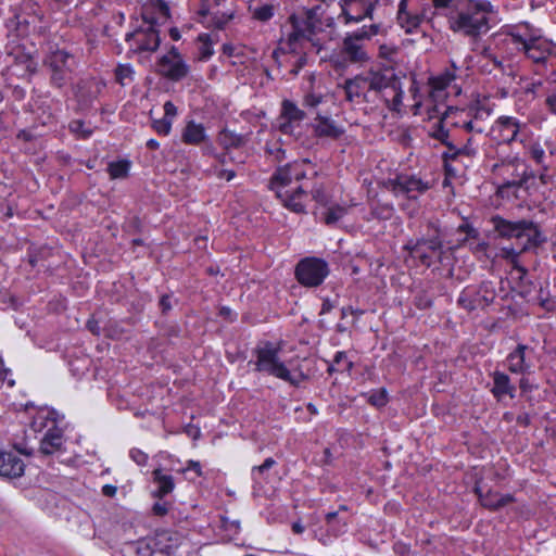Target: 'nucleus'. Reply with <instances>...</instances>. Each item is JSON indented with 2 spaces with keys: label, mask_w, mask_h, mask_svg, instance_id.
Returning <instances> with one entry per match:
<instances>
[{
  "label": "nucleus",
  "mask_w": 556,
  "mask_h": 556,
  "mask_svg": "<svg viewBox=\"0 0 556 556\" xmlns=\"http://www.w3.org/2000/svg\"><path fill=\"white\" fill-rule=\"evenodd\" d=\"M325 102V97L321 93L308 92L304 96L303 105L307 109H316L319 104Z\"/></svg>",
  "instance_id": "de8ad7c7"
},
{
  "label": "nucleus",
  "mask_w": 556,
  "mask_h": 556,
  "mask_svg": "<svg viewBox=\"0 0 556 556\" xmlns=\"http://www.w3.org/2000/svg\"><path fill=\"white\" fill-rule=\"evenodd\" d=\"M314 134L319 138L338 139L344 134V128L339 126L329 116L316 114L313 124Z\"/></svg>",
  "instance_id": "b1692460"
},
{
  "label": "nucleus",
  "mask_w": 556,
  "mask_h": 556,
  "mask_svg": "<svg viewBox=\"0 0 556 556\" xmlns=\"http://www.w3.org/2000/svg\"><path fill=\"white\" fill-rule=\"evenodd\" d=\"M428 7H424L420 12L407 10V0H401L397 10V23L406 34H414L420 27L421 23L428 20Z\"/></svg>",
  "instance_id": "4be33fe9"
},
{
  "label": "nucleus",
  "mask_w": 556,
  "mask_h": 556,
  "mask_svg": "<svg viewBox=\"0 0 556 556\" xmlns=\"http://www.w3.org/2000/svg\"><path fill=\"white\" fill-rule=\"evenodd\" d=\"M343 89L349 102H375L367 86L366 71L344 81Z\"/></svg>",
  "instance_id": "412c9836"
},
{
  "label": "nucleus",
  "mask_w": 556,
  "mask_h": 556,
  "mask_svg": "<svg viewBox=\"0 0 556 556\" xmlns=\"http://www.w3.org/2000/svg\"><path fill=\"white\" fill-rule=\"evenodd\" d=\"M458 232L465 233V237L459 240V245H468L473 252H484L488 243L479 241V231L468 223H463L457 228Z\"/></svg>",
  "instance_id": "7c9ffc66"
},
{
  "label": "nucleus",
  "mask_w": 556,
  "mask_h": 556,
  "mask_svg": "<svg viewBox=\"0 0 556 556\" xmlns=\"http://www.w3.org/2000/svg\"><path fill=\"white\" fill-rule=\"evenodd\" d=\"M496 298L495 287L492 281H482L479 285L467 286L460 292L457 304L467 312L484 309Z\"/></svg>",
  "instance_id": "4468645a"
},
{
  "label": "nucleus",
  "mask_w": 556,
  "mask_h": 556,
  "mask_svg": "<svg viewBox=\"0 0 556 556\" xmlns=\"http://www.w3.org/2000/svg\"><path fill=\"white\" fill-rule=\"evenodd\" d=\"M464 0H431L434 9L448 10L450 12L456 11Z\"/></svg>",
  "instance_id": "a18cd8bd"
},
{
  "label": "nucleus",
  "mask_w": 556,
  "mask_h": 556,
  "mask_svg": "<svg viewBox=\"0 0 556 556\" xmlns=\"http://www.w3.org/2000/svg\"><path fill=\"white\" fill-rule=\"evenodd\" d=\"M135 75V71L129 64H119L115 70V78L118 84L122 86L127 85L132 81Z\"/></svg>",
  "instance_id": "ea45409f"
},
{
  "label": "nucleus",
  "mask_w": 556,
  "mask_h": 556,
  "mask_svg": "<svg viewBox=\"0 0 556 556\" xmlns=\"http://www.w3.org/2000/svg\"><path fill=\"white\" fill-rule=\"evenodd\" d=\"M43 63L49 70L50 84L56 88L64 87L72 79L76 66L75 56L62 49L51 51Z\"/></svg>",
  "instance_id": "f8f14e48"
},
{
  "label": "nucleus",
  "mask_w": 556,
  "mask_h": 556,
  "mask_svg": "<svg viewBox=\"0 0 556 556\" xmlns=\"http://www.w3.org/2000/svg\"><path fill=\"white\" fill-rule=\"evenodd\" d=\"M348 531V520L339 516L338 511L326 515V525L313 530L314 538L324 545L330 544Z\"/></svg>",
  "instance_id": "6ab92c4d"
},
{
  "label": "nucleus",
  "mask_w": 556,
  "mask_h": 556,
  "mask_svg": "<svg viewBox=\"0 0 556 556\" xmlns=\"http://www.w3.org/2000/svg\"><path fill=\"white\" fill-rule=\"evenodd\" d=\"M129 456L139 466H143L147 464L148 455L138 448H131L129 452Z\"/></svg>",
  "instance_id": "5fc2aeb1"
},
{
  "label": "nucleus",
  "mask_w": 556,
  "mask_h": 556,
  "mask_svg": "<svg viewBox=\"0 0 556 556\" xmlns=\"http://www.w3.org/2000/svg\"><path fill=\"white\" fill-rule=\"evenodd\" d=\"M164 116L152 122L153 129L162 136L170 132L173 121L177 115V108L172 101H166L163 105Z\"/></svg>",
  "instance_id": "2f4dec72"
},
{
  "label": "nucleus",
  "mask_w": 556,
  "mask_h": 556,
  "mask_svg": "<svg viewBox=\"0 0 556 556\" xmlns=\"http://www.w3.org/2000/svg\"><path fill=\"white\" fill-rule=\"evenodd\" d=\"M527 125L514 116H501L490 127V134L500 144L525 141Z\"/></svg>",
  "instance_id": "dca6fc26"
},
{
  "label": "nucleus",
  "mask_w": 556,
  "mask_h": 556,
  "mask_svg": "<svg viewBox=\"0 0 556 556\" xmlns=\"http://www.w3.org/2000/svg\"><path fill=\"white\" fill-rule=\"evenodd\" d=\"M266 153L276 162H280L286 159V151L282 149V146L278 140L266 143Z\"/></svg>",
  "instance_id": "37998d69"
},
{
  "label": "nucleus",
  "mask_w": 556,
  "mask_h": 556,
  "mask_svg": "<svg viewBox=\"0 0 556 556\" xmlns=\"http://www.w3.org/2000/svg\"><path fill=\"white\" fill-rule=\"evenodd\" d=\"M198 39L200 41L199 59L201 61H206L214 54L213 41L211 40V36L208 34H201L199 35Z\"/></svg>",
  "instance_id": "58836bf2"
},
{
  "label": "nucleus",
  "mask_w": 556,
  "mask_h": 556,
  "mask_svg": "<svg viewBox=\"0 0 556 556\" xmlns=\"http://www.w3.org/2000/svg\"><path fill=\"white\" fill-rule=\"evenodd\" d=\"M532 350L525 344H518L514 351H511L507 357V368L511 374L527 375L532 371V363L528 358V353Z\"/></svg>",
  "instance_id": "5701e85b"
},
{
  "label": "nucleus",
  "mask_w": 556,
  "mask_h": 556,
  "mask_svg": "<svg viewBox=\"0 0 556 556\" xmlns=\"http://www.w3.org/2000/svg\"><path fill=\"white\" fill-rule=\"evenodd\" d=\"M493 230L503 239H516L521 251H532L546 242V237L538 224L528 219L508 220L500 215L491 218Z\"/></svg>",
  "instance_id": "423d86ee"
},
{
  "label": "nucleus",
  "mask_w": 556,
  "mask_h": 556,
  "mask_svg": "<svg viewBox=\"0 0 556 556\" xmlns=\"http://www.w3.org/2000/svg\"><path fill=\"white\" fill-rule=\"evenodd\" d=\"M348 213V208L340 204H333L327 207L323 214V220L328 226L336 225Z\"/></svg>",
  "instance_id": "e433bc0d"
},
{
  "label": "nucleus",
  "mask_w": 556,
  "mask_h": 556,
  "mask_svg": "<svg viewBox=\"0 0 556 556\" xmlns=\"http://www.w3.org/2000/svg\"><path fill=\"white\" fill-rule=\"evenodd\" d=\"M405 249L410 256L418 258L421 264L430 266L433 258H440L443 253L442 232L437 223L429 222L427 232L419 239L409 240Z\"/></svg>",
  "instance_id": "6e6552de"
},
{
  "label": "nucleus",
  "mask_w": 556,
  "mask_h": 556,
  "mask_svg": "<svg viewBox=\"0 0 556 556\" xmlns=\"http://www.w3.org/2000/svg\"><path fill=\"white\" fill-rule=\"evenodd\" d=\"M156 546L161 553L167 556H185L188 542L181 534L164 530L156 534Z\"/></svg>",
  "instance_id": "aec40b11"
},
{
  "label": "nucleus",
  "mask_w": 556,
  "mask_h": 556,
  "mask_svg": "<svg viewBox=\"0 0 556 556\" xmlns=\"http://www.w3.org/2000/svg\"><path fill=\"white\" fill-rule=\"evenodd\" d=\"M276 464V460L273 457H268L264 460V463L260 466H254L252 468V479L255 483H261L263 478L262 476L269 470L274 465Z\"/></svg>",
  "instance_id": "79ce46f5"
},
{
  "label": "nucleus",
  "mask_w": 556,
  "mask_h": 556,
  "mask_svg": "<svg viewBox=\"0 0 556 556\" xmlns=\"http://www.w3.org/2000/svg\"><path fill=\"white\" fill-rule=\"evenodd\" d=\"M279 116L281 118L289 119L294 123H302L303 119L305 118V113L304 111L299 109L294 102L290 100H283L281 113Z\"/></svg>",
  "instance_id": "c9c22d12"
},
{
  "label": "nucleus",
  "mask_w": 556,
  "mask_h": 556,
  "mask_svg": "<svg viewBox=\"0 0 556 556\" xmlns=\"http://www.w3.org/2000/svg\"><path fill=\"white\" fill-rule=\"evenodd\" d=\"M523 252L525 251H521V248L519 250H516L511 247H505L502 248L501 250V256L513 265L514 270H516L519 274L518 278L520 280H523V278L528 274L527 268L519 264V256Z\"/></svg>",
  "instance_id": "f704fd0d"
},
{
  "label": "nucleus",
  "mask_w": 556,
  "mask_h": 556,
  "mask_svg": "<svg viewBox=\"0 0 556 556\" xmlns=\"http://www.w3.org/2000/svg\"><path fill=\"white\" fill-rule=\"evenodd\" d=\"M231 16H226V15H223L220 17H217L215 21H214V25L216 28L218 29H223L225 27V25L228 23V21L230 20Z\"/></svg>",
  "instance_id": "774afa93"
},
{
  "label": "nucleus",
  "mask_w": 556,
  "mask_h": 556,
  "mask_svg": "<svg viewBox=\"0 0 556 556\" xmlns=\"http://www.w3.org/2000/svg\"><path fill=\"white\" fill-rule=\"evenodd\" d=\"M528 153L530 155V157L539 165L543 164L544 163V160H545V151L544 149L541 147L540 143L538 142H534V143H531L528 148Z\"/></svg>",
  "instance_id": "49530a36"
},
{
  "label": "nucleus",
  "mask_w": 556,
  "mask_h": 556,
  "mask_svg": "<svg viewBox=\"0 0 556 556\" xmlns=\"http://www.w3.org/2000/svg\"><path fill=\"white\" fill-rule=\"evenodd\" d=\"M301 123H294L289 119L278 118V128L285 135H293L295 129L299 128Z\"/></svg>",
  "instance_id": "8fccbe9b"
},
{
  "label": "nucleus",
  "mask_w": 556,
  "mask_h": 556,
  "mask_svg": "<svg viewBox=\"0 0 556 556\" xmlns=\"http://www.w3.org/2000/svg\"><path fill=\"white\" fill-rule=\"evenodd\" d=\"M504 41L515 46L518 51L538 65L554 67L556 65V45L542 37L528 23L514 27L504 34Z\"/></svg>",
  "instance_id": "20e7f679"
},
{
  "label": "nucleus",
  "mask_w": 556,
  "mask_h": 556,
  "mask_svg": "<svg viewBox=\"0 0 556 556\" xmlns=\"http://www.w3.org/2000/svg\"><path fill=\"white\" fill-rule=\"evenodd\" d=\"M159 304H160V307L163 313L170 311L172 309L170 295H168V294L162 295Z\"/></svg>",
  "instance_id": "680f3d73"
},
{
  "label": "nucleus",
  "mask_w": 556,
  "mask_h": 556,
  "mask_svg": "<svg viewBox=\"0 0 556 556\" xmlns=\"http://www.w3.org/2000/svg\"><path fill=\"white\" fill-rule=\"evenodd\" d=\"M55 415L53 409L47 407L38 409L30 422V429L36 433H43L50 430V428L58 426Z\"/></svg>",
  "instance_id": "c756f323"
},
{
  "label": "nucleus",
  "mask_w": 556,
  "mask_h": 556,
  "mask_svg": "<svg viewBox=\"0 0 556 556\" xmlns=\"http://www.w3.org/2000/svg\"><path fill=\"white\" fill-rule=\"evenodd\" d=\"M544 105L548 113L556 115V87L546 92Z\"/></svg>",
  "instance_id": "603ef678"
},
{
  "label": "nucleus",
  "mask_w": 556,
  "mask_h": 556,
  "mask_svg": "<svg viewBox=\"0 0 556 556\" xmlns=\"http://www.w3.org/2000/svg\"><path fill=\"white\" fill-rule=\"evenodd\" d=\"M384 187L395 197L416 200L432 188V182L416 174L400 173L384 181Z\"/></svg>",
  "instance_id": "ddd939ff"
},
{
  "label": "nucleus",
  "mask_w": 556,
  "mask_h": 556,
  "mask_svg": "<svg viewBox=\"0 0 556 556\" xmlns=\"http://www.w3.org/2000/svg\"><path fill=\"white\" fill-rule=\"evenodd\" d=\"M157 72L169 80L179 81L188 75L189 65L184 61L178 49L172 47L170 50L159 60Z\"/></svg>",
  "instance_id": "a211bd4d"
},
{
  "label": "nucleus",
  "mask_w": 556,
  "mask_h": 556,
  "mask_svg": "<svg viewBox=\"0 0 556 556\" xmlns=\"http://www.w3.org/2000/svg\"><path fill=\"white\" fill-rule=\"evenodd\" d=\"M476 493L479 496L481 505L490 510H498L515 502V497L511 494H501L491 490L483 493L480 488H476Z\"/></svg>",
  "instance_id": "a878e982"
},
{
  "label": "nucleus",
  "mask_w": 556,
  "mask_h": 556,
  "mask_svg": "<svg viewBox=\"0 0 556 556\" xmlns=\"http://www.w3.org/2000/svg\"><path fill=\"white\" fill-rule=\"evenodd\" d=\"M432 304L429 296H427L425 293H419L415 296V305L420 308L425 309L430 307Z\"/></svg>",
  "instance_id": "4d7b16f0"
},
{
  "label": "nucleus",
  "mask_w": 556,
  "mask_h": 556,
  "mask_svg": "<svg viewBox=\"0 0 556 556\" xmlns=\"http://www.w3.org/2000/svg\"><path fill=\"white\" fill-rule=\"evenodd\" d=\"M279 9V3L275 1H266L262 2L255 7H250V11L254 20L260 22H268L271 20L277 10Z\"/></svg>",
  "instance_id": "72a5a7b5"
},
{
  "label": "nucleus",
  "mask_w": 556,
  "mask_h": 556,
  "mask_svg": "<svg viewBox=\"0 0 556 556\" xmlns=\"http://www.w3.org/2000/svg\"><path fill=\"white\" fill-rule=\"evenodd\" d=\"M131 163L128 160L111 162L108 165V172L111 179H123L128 176Z\"/></svg>",
  "instance_id": "4c0bfd02"
},
{
  "label": "nucleus",
  "mask_w": 556,
  "mask_h": 556,
  "mask_svg": "<svg viewBox=\"0 0 556 556\" xmlns=\"http://www.w3.org/2000/svg\"><path fill=\"white\" fill-rule=\"evenodd\" d=\"M63 443V430L58 425L42 433L39 452L43 455H52L62 450Z\"/></svg>",
  "instance_id": "393cba45"
},
{
  "label": "nucleus",
  "mask_w": 556,
  "mask_h": 556,
  "mask_svg": "<svg viewBox=\"0 0 556 556\" xmlns=\"http://www.w3.org/2000/svg\"><path fill=\"white\" fill-rule=\"evenodd\" d=\"M493 105L488 99L477 100L465 110L448 108L439 122L431 127L430 136L445 146L442 153L444 166L450 162L473 159L488 136Z\"/></svg>",
  "instance_id": "f257e3e1"
},
{
  "label": "nucleus",
  "mask_w": 556,
  "mask_h": 556,
  "mask_svg": "<svg viewBox=\"0 0 556 556\" xmlns=\"http://www.w3.org/2000/svg\"><path fill=\"white\" fill-rule=\"evenodd\" d=\"M169 504L167 502H156L152 511L155 516L163 517L168 513Z\"/></svg>",
  "instance_id": "13d9d810"
},
{
  "label": "nucleus",
  "mask_w": 556,
  "mask_h": 556,
  "mask_svg": "<svg viewBox=\"0 0 556 556\" xmlns=\"http://www.w3.org/2000/svg\"><path fill=\"white\" fill-rule=\"evenodd\" d=\"M125 39L129 45V52L136 54L153 53L161 45L156 22L146 13L142 14L141 23Z\"/></svg>",
  "instance_id": "1a4fd4ad"
},
{
  "label": "nucleus",
  "mask_w": 556,
  "mask_h": 556,
  "mask_svg": "<svg viewBox=\"0 0 556 556\" xmlns=\"http://www.w3.org/2000/svg\"><path fill=\"white\" fill-rule=\"evenodd\" d=\"M116 492H117V488L115 485L105 484L102 486V494L104 496L113 497V496H115Z\"/></svg>",
  "instance_id": "0e129e2a"
},
{
  "label": "nucleus",
  "mask_w": 556,
  "mask_h": 556,
  "mask_svg": "<svg viewBox=\"0 0 556 556\" xmlns=\"http://www.w3.org/2000/svg\"><path fill=\"white\" fill-rule=\"evenodd\" d=\"M270 189L275 191L283 207L296 214L306 212L309 194L319 205L329 204L325 175L307 159L278 167L270 179Z\"/></svg>",
  "instance_id": "f03ea898"
},
{
  "label": "nucleus",
  "mask_w": 556,
  "mask_h": 556,
  "mask_svg": "<svg viewBox=\"0 0 556 556\" xmlns=\"http://www.w3.org/2000/svg\"><path fill=\"white\" fill-rule=\"evenodd\" d=\"M207 139L205 127L194 121H189L181 132V141L186 144L200 146L205 143Z\"/></svg>",
  "instance_id": "cd10ccee"
},
{
  "label": "nucleus",
  "mask_w": 556,
  "mask_h": 556,
  "mask_svg": "<svg viewBox=\"0 0 556 556\" xmlns=\"http://www.w3.org/2000/svg\"><path fill=\"white\" fill-rule=\"evenodd\" d=\"M188 470L194 471V473L198 477H202L203 476L202 466H201L200 462H198V460H192V459L188 460L187 462V467L182 468L180 470V472L185 473Z\"/></svg>",
  "instance_id": "6e6d98bb"
},
{
  "label": "nucleus",
  "mask_w": 556,
  "mask_h": 556,
  "mask_svg": "<svg viewBox=\"0 0 556 556\" xmlns=\"http://www.w3.org/2000/svg\"><path fill=\"white\" fill-rule=\"evenodd\" d=\"M11 370L4 367L3 361L0 357V386L7 382L9 387H13L15 381L11 378Z\"/></svg>",
  "instance_id": "864d4df0"
},
{
  "label": "nucleus",
  "mask_w": 556,
  "mask_h": 556,
  "mask_svg": "<svg viewBox=\"0 0 556 556\" xmlns=\"http://www.w3.org/2000/svg\"><path fill=\"white\" fill-rule=\"evenodd\" d=\"M334 307V303L329 300V299H325L323 304H321V309H320V314H328L331 312V309Z\"/></svg>",
  "instance_id": "338daca9"
},
{
  "label": "nucleus",
  "mask_w": 556,
  "mask_h": 556,
  "mask_svg": "<svg viewBox=\"0 0 556 556\" xmlns=\"http://www.w3.org/2000/svg\"><path fill=\"white\" fill-rule=\"evenodd\" d=\"M329 274L330 268L327 261L316 256H306L300 260L294 269L296 280L306 288L320 286Z\"/></svg>",
  "instance_id": "2eb2a0df"
},
{
  "label": "nucleus",
  "mask_w": 556,
  "mask_h": 556,
  "mask_svg": "<svg viewBox=\"0 0 556 556\" xmlns=\"http://www.w3.org/2000/svg\"><path fill=\"white\" fill-rule=\"evenodd\" d=\"M152 481L155 490L152 492L154 497L163 498L172 493L175 489V481L172 475L166 473L163 469L156 468L152 471Z\"/></svg>",
  "instance_id": "c85d7f7f"
},
{
  "label": "nucleus",
  "mask_w": 556,
  "mask_h": 556,
  "mask_svg": "<svg viewBox=\"0 0 556 556\" xmlns=\"http://www.w3.org/2000/svg\"><path fill=\"white\" fill-rule=\"evenodd\" d=\"M531 422V416L528 413H522L517 416V424L521 426H529Z\"/></svg>",
  "instance_id": "69168bd1"
},
{
  "label": "nucleus",
  "mask_w": 556,
  "mask_h": 556,
  "mask_svg": "<svg viewBox=\"0 0 556 556\" xmlns=\"http://www.w3.org/2000/svg\"><path fill=\"white\" fill-rule=\"evenodd\" d=\"M371 214L378 219H389L393 214V206L391 204L376 205L371 208Z\"/></svg>",
  "instance_id": "09e8293b"
},
{
  "label": "nucleus",
  "mask_w": 556,
  "mask_h": 556,
  "mask_svg": "<svg viewBox=\"0 0 556 556\" xmlns=\"http://www.w3.org/2000/svg\"><path fill=\"white\" fill-rule=\"evenodd\" d=\"M68 128L72 132L80 135L81 138H88L90 130L85 129V123L81 119H74L70 123Z\"/></svg>",
  "instance_id": "3c124183"
},
{
  "label": "nucleus",
  "mask_w": 556,
  "mask_h": 556,
  "mask_svg": "<svg viewBox=\"0 0 556 556\" xmlns=\"http://www.w3.org/2000/svg\"><path fill=\"white\" fill-rule=\"evenodd\" d=\"M457 66L452 62V68L445 70L442 74L430 78L431 96L440 97L441 93L456 79Z\"/></svg>",
  "instance_id": "473e14b6"
},
{
  "label": "nucleus",
  "mask_w": 556,
  "mask_h": 556,
  "mask_svg": "<svg viewBox=\"0 0 556 556\" xmlns=\"http://www.w3.org/2000/svg\"><path fill=\"white\" fill-rule=\"evenodd\" d=\"M380 31V24L364 25L362 28L348 33L343 38L340 55L344 61L363 64L369 60L364 41L369 40Z\"/></svg>",
  "instance_id": "9d476101"
},
{
  "label": "nucleus",
  "mask_w": 556,
  "mask_h": 556,
  "mask_svg": "<svg viewBox=\"0 0 556 556\" xmlns=\"http://www.w3.org/2000/svg\"><path fill=\"white\" fill-rule=\"evenodd\" d=\"M493 387L491 392L496 400H502L504 396L515 397L516 388L511 384L508 375L503 371H494L492 374Z\"/></svg>",
  "instance_id": "bb28decb"
},
{
  "label": "nucleus",
  "mask_w": 556,
  "mask_h": 556,
  "mask_svg": "<svg viewBox=\"0 0 556 556\" xmlns=\"http://www.w3.org/2000/svg\"><path fill=\"white\" fill-rule=\"evenodd\" d=\"M346 362L348 358H346V353L343 352V351H338L334 355V358H333V363L336 365H341L342 364V367H345L346 366Z\"/></svg>",
  "instance_id": "e2e57ef3"
},
{
  "label": "nucleus",
  "mask_w": 556,
  "mask_h": 556,
  "mask_svg": "<svg viewBox=\"0 0 556 556\" xmlns=\"http://www.w3.org/2000/svg\"><path fill=\"white\" fill-rule=\"evenodd\" d=\"M291 30L282 41L288 52H298L304 42H309L313 47L321 48V42L317 38V25L304 20L299 14H291L288 18Z\"/></svg>",
  "instance_id": "9b49d317"
},
{
  "label": "nucleus",
  "mask_w": 556,
  "mask_h": 556,
  "mask_svg": "<svg viewBox=\"0 0 556 556\" xmlns=\"http://www.w3.org/2000/svg\"><path fill=\"white\" fill-rule=\"evenodd\" d=\"M371 99L380 100L392 112H401L404 91L401 78L391 67H370L366 71Z\"/></svg>",
  "instance_id": "39448f33"
},
{
  "label": "nucleus",
  "mask_w": 556,
  "mask_h": 556,
  "mask_svg": "<svg viewBox=\"0 0 556 556\" xmlns=\"http://www.w3.org/2000/svg\"><path fill=\"white\" fill-rule=\"evenodd\" d=\"M495 14L496 10L489 0H464L456 11L445 16L454 34L476 40L492 28Z\"/></svg>",
  "instance_id": "7ed1b4c3"
},
{
  "label": "nucleus",
  "mask_w": 556,
  "mask_h": 556,
  "mask_svg": "<svg viewBox=\"0 0 556 556\" xmlns=\"http://www.w3.org/2000/svg\"><path fill=\"white\" fill-rule=\"evenodd\" d=\"M280 348L270 341H264L254 349L255 361L253 362L255 370L274 376L290 384L298 387L299 379H295L285 363L279 357Z\"/></svg>",
  "instance_id": "0eeeda50"
},
{
  "label": "nucleus",
  "mask_w": 556,
  "mask_h": 556,
  "mask_svg": "<svg viewBox=\"0 0 556 556\" xmlns=\"http://www.w3.org/2000/svg\"><path fill=\"white\" fill-rule=\"evenodd\" d=\"M320 10L319 5H315L311 9H307L303 15H301L304 20L309 21L312 24H317V15Z\"/></svg>",
  "instance_id": "bf43d9fd"
},
{
  "label": "nucleus",
  "mask_w": 556,
  "mask_h": 556,
  "mask_svg": "<svg viewBox=\"0 0 556 556\" xmlns=\"http://www.w3.org/2000/svg\"><path fill=\"white\" fill-rule=\"evenodd\" d=\"M378 0H340L338 20L345 26L358 24L365 18L372 20Z\"/></svg>",
  "instance_id": "f3484780"
},
{
  "label": "nucleus",
  "mask_w": 556,
  "mask_h": 556,
  "mask_svg": "<svg viewBox=\"0 0 556 556\" xmlns=\"http://www.w3.org/2000/svg\"><path fill=\"white\" fill-rule=\"evenodd\" d=\"M368 402L376 406L382 407L388 403V396L386 389L374 390L368 396Z\"/></svg>",
  "instance_id": "c03bdc74"
},
{
  "label": "nucleus",
  "mask_w": 556,
  "mask_h": 556,
  "mask_svg": "<svg viewBox=\"0 0 556 556\" xmlns=\"http://www.w3.org/2000/svg\"><path fill=\"white\" fill-rule=\"evenodd\" d=\"M216 176L219 179H225L227 181H230L236 177V173L232 169H219V170H217Z\"/></svg>",
  "instance_id": "052dcab7"
},
{
  "label": "nucleus",
  "mask_w": 556,
  "mask_h": 556,
  "mask_svg": "<svg viewBox=\"0 0 556 556\" xmlns=\"http://www.w3.org/2000/svg\"><path fill=\"white\" fill-rule=\"evenodd\" d=\"M219 143L225 148V149H229V148H238L242 144L243 142V139L241 136L239 135H236L231 131H228V130H223L220 134H219Z\"/></svg>",
  "instance_id": "a19ab883"
}]
</instances>
